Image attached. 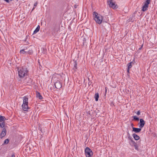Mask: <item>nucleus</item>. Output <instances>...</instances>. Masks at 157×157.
<instances>
[{"mask_svg":"<svg viewBox=\"0 0 157 157\" xmlns=\"http://www.w3.org/2000/svg\"><path fill=\"white\" fill-rule=\"evenodd\" d=\"M28 70L27 68L22 67L18 69V75L20 78H23L27 75Z\"/></svg>","mask_w":157,"mask_h":157,"instance_id":"1","label":"nucleus"},{"mask_svg":"<svg viewBox=\"0 0 157 157\" xmlns=\"http://www.w3.org/2000/svg\"><path fill=\"white\" fill-rule=\"evenodd\" d=\"M93 15L94 19L96 22L98 24H101L103 20V17L95 12L93 13Z\"/></svg>","mask_w":157,"mask_h":157,"instance_id":"2","label":"nucleus"},{"mask_svg":"<svg viewBox=\"0 0 157 157\" xmlns=\"http://www.w3.org/2000/svg\"><path fill=\"white\" fill-rule=\"evenodd\" d=\"M28 99L27 98L24 97L23 98V103L22 105L23 109L24 111H27L29 109L28 105Z\"/></svg>","mask_w":157,"mask_h":157,"instance_id":"3","label":"nucleus"},{"mask_svg":"<svg viewBox=\"0 0 157 157\" xmlns=\"http://www.w3.org/2000/svg\"><path fill=\"white\" fill-rule=\"evenodd\" d=\"M108 3L109 6L113 9H116L118 7L117 5L116 4L115 2L113 0H108Z\"/></svg>","mask_w":157,"mask_h":157,"instance_id":"4","label":"nucleus"},{"mask_svg":"<svg viewBox=\"0 0 157 157\" xmlns=\"http://www.w3.org/2000/svg\"><path fill=\"white\" fill-rule=\"evenodd\" d=\"M85 151V154L86 157H91L93 155V152L89 148L86 147Z\"/></svg>","mask_w":157,"mask_h":157,"instance_id":"5","label":"nucleus"},{"mask_svg":"<svg viewBox=\"0 0 157 157\" xmlns=\"http://www.w3.org/2000/svg\"><path fill=\"white\" fill-rule=\"evenodd\" d=\"M150 0H146L144 3V4L142 7V10L143 11H145L147 10L148 7V4H150Z\"/></svg>","mask_w":157,"mask_h":157,"instance_id":"6","label":"nucleus"},{"mask_svg":"<svg viewBox=\"0 0 157 157\" xmlns=\"http://www.w3.org/2000/svg\"><path fill=\"white\" fill-rule=\"evenodd\" d=\"M144 121L142 119H140V122L138 124L139 127L140 128H142L144 127Z\"/></svg>","mask_w":157,"mask_h":157,"instance_id":"7","label":"nucleus"},{"mask_svg":"<svg viewBox=\"0 0 157 157\" xmlns=\"http://www.w3.org/2000/svg\"><path fill=\"white\" fill-rule=\"evenodd\" d=\"M55 86L56 88L59 89L62 87V84L59 81H57L55 83Z\"/></svg>","mask_w":157,"mask_h":157,"instance_id":"8","label":"nucleus"},{"mask_svg":"<svg viewBox=\"0 0 157 157\" xmlns=\"http://www.w3.org/2000/svg\"><path fill=\"white\" fill-rule=\"evenodd\" d=\"M6 128H4L1 134V137L2 138L3 137L5 136L6 134Z\"/></svg>","mask_w":157,"mask_h":157,"instance_id":"9","label":"nucleus"},{"mask_svg":"<svg viewBox=\"0 0 157 157\" xmlns=\"http://www.w3.org/2000/svg\"><path fill=\"white\" fill-rule=\"evenodd\" d=\"M141 128H137L134 127H132V132H134L136 133H138L140 132L141 130Z\"/></svg>","mask_w":157,"mask_h":157,"instance_id":"10","label":"nucleus"},{"mask_svg":"<svg viewBox=\"0 0 157 157\" xmlns=\"http://www.w3.org/2000/svg\"><path fill=\"white\" fill-rule=\"evenodd\" d=\"M132 136L136 140H138L140 139V137L136 134L134 133L132 134Z\"/></svg>","mask_w":157,"mask_h":157,"instance_id":"11","label":"nucleus"},{"mask_svg":"<svg viewBox=\"0 0 157 157\" xmlns=\"http://www.w3.org/2000/svg\"><path fill=\"white\" fill-rule=\"evenodd\" d=\"M26 52L27 53V54H31L33 53V51L32 49H28L27 48L26 49Z\"/></svg>","mask_w":157,"mask_h":157,"instance_id":"12","label":"nucleus"},{"mask_svg":"<svg viewBox=\"0 0 157 157\" xmlns=\"http://www.w3.org/2000/svg\"><path fill=\"white\" fill-rule=\"evenodd\" d=\"M132 62H131L129 63L128 64V69L127 70V72L128 73H129V69L131 68L132 67Z\"/></svg>","mask_w":157,"mask_h":157,"instance_id":"13","label":"nucleus"},{"mask_svg":"<svg viewBox=\"0 0 157 157\" xmlns=\"http://www.w3.org/2000/svg\"><path fill=\"white\" fill-rule=\"evenodd\" d=\"M20 53L21 54H27L26 49H23L21 50Z\"/></svg>","mask_w":157,"mask_h":157,"instance_id":"14","label":"nucleus"},{"mask_svg":"<svg viewBox=\"0 0 157 157\" xmlns=\"http://www.w3.org/2000/svg\"><path fill=\"white\" fill-rule=\"evenodd\" d=\"M36 96L37 98H38L40 99H42V97L40 93L37 92L36 93Z\"/></svg>","mask_w":157,"mask_h":157,"instance_id":"15","label":"nucleus"},{"mask_svg":"<svg viewBox=\"0 0 157 157\" xmlns=\"http://www.w3.org/2000/svg\"><path fill=\"white\" fill-rule=\"evenodd\" d=\"M40 26L39 25H38L35 30L33 32V34H36L37 32H38L40 30Z\"/></svg>","mask_w":157,"mask_h":157,"instance_id":"16","label":"nucleus"},{"mask_svg":"<svg viewBox=\"0 0 157 157\" xmlns=\"http://www.w3.org/2000/svg\"><path fill=\"white\" fill-rule=\"evenodd\" d=\"M94 98L96 101H97L98 100L99 98V94L98 93H96L95 94Z\"/></svg>","mask_w":157,"mask_h":157,"instance_id":"17","label":"nucleus"},{"mask_svg":"<svg viewBox=\"0 0 157 157\" xmlns=\"http://www.w3.org/2000/svg\"><path fill=\"white\" fill-rule=\"evenodd\" d=\"M6 119L4 117L0 115V122L5 121Z\"/></svg>","mask_w":157,"mask_h":157,"instance_id":"18","label":"nucleus"},{"mask_svg":"<svg viewBox=\"0 0 157 157\" xmlns=\"http://www.w3.org/2000/svg\"><path fill=\"white\" fill-rule=\"evenodd\" d=\"M9 142V140L7 139H6L4 141L3 144H7Z\"/></svg>","mask_w":157,"mask_h":157,"instance_id":"19","label":"nucleus"},{"mask_svg":"<svg viewBox=\"0 0 157 157\" xmlns=\"http://www.w3.org/2000/svg\"><path fill=\"white\" fill-rule=\"evenodd\" d=\"M5 122H4L2 123H0V127L2 128H3L5 126Z\"/></svg>","mask_w":157,"mask_h":157,"instance_id":"20","label":"nucleus"},{"mask_svg":"<svg viewBox=\"0 0 157 157\" xmlns=\"http://www.w3.org/2000/svg\"><path fill=\"white\" fill-rule=\"evenodd\" d=\"M75 65H74V69L75 70L77 68V63L76 61H75Z\"/></svg>","mask_w":157,"mask_h":157,"instance_id":"21","label":"nucleus"},{"mask_svg":"<svg viewBox=\"0 0 157 157\" xmlns=\"http://www.w3.org/2000/svg\"><path fill=\"white\" fill-rule=\"evenodd\" d=\"M133 119L134 120L136 121H138L139 120V118L136 116H135L133 117Z\"/></svg>","mask_w":157,"mask_h":157,"instance_id":"22","label":"nucleus"},{"mask_svg":"<svg viewBox=\"0 0 157 157\" xmlns=\"http://www.w3.org/2000/svg\"><path fill=\"white\" fill-rule=\"evenodd\" d=\"M131 144L133 146L136 144V143L133 141L132 140H131Z\"/></svg>","mask_w":157,"mask_h":157,"instance_id":"23","label":"nucleus"},{"mask_svg":"<svg viewBox=\"0 0 157 157\" xmlns=\"http://www.w3.org/2000/svg\"><path fill=\"white\" fill-rule=\"evenodd\" d=\"M134 146V147L135 149L136 150H138V146L137 145H136V144Z\"/></svg>","mask_w":157,"mask_h":157,"instance_id":"24","label":"nucleus"},{"mask_svg":"<svg viewBox=\"0 0 157 157\" xmlns=\"http://www.w3.org/2000/svg\"><path fill=\"white\" fill-rule=\"evenodd\" d=\"M37 2H36L34 3V7L33 9V10L36 6L37 5Z\"/></svg>","mask_w":157,"mask_h":157,"instance_id":"25","label":"nucleus"},{"mask_svg":"<svg viewBox=\"0 0 157 157\" xmlns=\"http://www.w3.org/2000/svg\"><path fill=\"white\" fill-rule=\"evenodd\" d=\"M136 114L138 115H140V111H138L137 113H136Z\"/></svg>","mask_w":157,"mask_h":157,"instance_id":"26","label":"nucleus"},{"mask_svg":"<svg viewBox=\"0 0 157 157\" xmlns=\"http://www.w3.org/2000/svg\"><path fill=\"white\" fill-rule=\"evenodd\" d=\"M6 2H9L11 1L12 0H5Z\"/></svg>","mask_w":157,"mask_h":157,"instance_id":"27","label":"nucleus"},{"mask_svg":"<svg viewBox=\"0 0 157 157\" xmlns=\"http://www.w3.org/2000/svg\"><path fill=\"white\" fill-rule=\"evenodd\" d=\"M11 157H15V155H12Z\"/></svg>","mask_w":157,"mask_h":157,"instance_id":"28","label":"nucleus"},{"mask_svg":"<svg viewBox=\"0 0 157 157\" xmlns=\"http://www.w3.org/2000/svg\"><path fill=\"white\" fill-rule=\"evenodd\" d=\"M131 125H132V126H133V124H131Z\"/></svg>","mask_w":157,"mask_h":157,"instance_id":"29","label":"nucleus"},{"mask_svg":"<svg viewBox=\"0 0 157 157\" xmlns=\"http://www.w3.org/2000/svg\"><path fill=\"white\" fill-rule=\"evenodd\" d=\"M107 91V89H106V88H105V92H106Z\"/></svg>","mask_w":157,"mask_h":157,"instance_id":"30","label":"nucleus"}]
</instances>
